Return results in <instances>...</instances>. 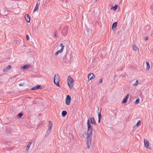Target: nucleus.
I'll return each mask as SVG.
<instances>
[{
    "label": "nucleus",
    "mask_w": 153,
    "mask_h": 153,
    "mask_svg": "<svg viewBox=\"0 0 153 153\" xmlns=\"http://www.w3.org/2000/svg\"><path fill=\"white\" fill-rule=\"evenodd\" d=\"M90 122V120H88L87 123L88 127L87 131L86 133L85 132L82 134V136L84 138L85 137L86 134L87 135V145L88 148H89L90 147V146L91 145V142L93 130V128L91 125Z\"/></svg>",
    "instance_id": "1"
},
{
    "label": "nucleus",
    "mask_w": 153,
    "mask_h": 153,
    "mask_svg": "<svg viewBox=\"0 0 153 153\" xmlns=\"http://www.w3.org/2000/svg\"><path fill=\"white\" fill-rule=\"evenodd\" d=\"M67 82L70 89H71L73 86L74 81L70 76H68L67 79Z\"/></svg>",
    "instance_id": "2"
},
{
    "label": "nucleus",
    "mask_w": 153,
    "mask_h": 153,
    "mask_svg": "<svg viewBox=\"0 0 153 153\" xmlns=\"http://www.w3.org/2000/svg\"><path fill=\"white\" fill-rule=\"evenodd\" d=\"M53 82L57 86L60 87V86L59 84V76L58 74H55Z\"/></svg>",
    "instance_id": "3"
},
{
    "label": "nucleus",
    "mask_w": 153,
    "mask_h": 153,
    "mask_svg": "<svg viewBox=\"0 0 153 153\" xmlns=\"http://www.w3.org/2000/svg\"><path fill=\"white\" fill-rule=\"evenodd\" d=\"M60 46H61V49L58 51H57L55 53V55L56 56H57L59 53H61L63 52V49H64L65 46L62 43H61L60 44Z\"/></svg>",
    "instance_id": "4"
},
{
    "label": "nucleus",
    "mask_w": 153,
    "mask_h": 153,
    "mask_svg": "<svg viewBox=\"0 0 153 153\" xmlns=\"http://www.w3.org/2000/svg\"><path fill=\"white\" fill-rule=\"evenodd\" d=\"M68 28L67 26L65 27L62 31V35L64 36H66L68 33Z\"/></svg>",
    "instance_id": "5"
},
{
    "label": "nucleus",
    "mask_w": 153,
    "mask_h": 153,
    "mask_svg": "<svg viewBox=\"0 0 153 153\" xmlns=\"http://www.w3.org/2000/svg\"><path fill=\"white\" fill-rule=\"evenodd\" d=\"M71 101V97L69 95H67L66 96L65 99V103L66 105H69L70 104Z\"/></svg>",
    "instance_id": "6"
},
{
    "label": "nucleus",
    "mask_w": 153,
    "mask_h": 153,
    "mask_svg": "<svg viewBox=\"0 0 153 153\" xmlns=\"http://www.w3.org/2000/svg\"><path fill=\"white\" fill-rule=\"evenodd\" d=\"M85 35L87 36L90 35L92 33V30H90L89 28H87L85 30Z\"/></svg>",
    "instance_id": "7"
},
{
    "label": "nucleus",
    "mask_w": 153,
    "mask_h": 153,
    "mask_svg": "<svg viewBox=\"0 0 153 153\" xmlns=\"http://www.w3.org/2000/svg\"><path fill=\"white\" fill-rule=\"evenodd\" d=\"M95 76L92 73H90L88 75V77L89 80H91L95 78Z\"/></svg>",
    "instance_id": "8"
},
{
    "label": "nucleus",
    "mask_w": 153,
    "mask_h": 153,
    "mask_svg": "<svg viewBox=\"0 0 153 153\" xmlns=\"http://www.w3.org/2000/svg\"><path fill=\"white\" fill-rule=\"evenodd\" d=\"M42 87L40 85H37L32 88L30 89L31 90H34L37 89H41Z\"/></svg>",
    "instance_id": "9"
},
{
    "label": "nucleus",
    "mask_w": 153,
    "mask_h": 153,
    "mask_svg": "<svg viewBox=\"0 0 153 153\" xmlns=\"http://www.w3.org/2000/svg\"><path fill=\"white\" fill-rule=\"evenodd\" d=\"M63 59L65 61V62L67 63H69L71 60V58L69 56H67L66 55Z\"/></svg>",
    "instance_id": "10"
},
{
    "label": "nucleus",
    "mask_w": 153,
    "mask_h": 153,
    "mask_svg": "<svg viewBox=\"0 0 153 153\" xmlns=\"http://www.w3.org/2000/svg\"><path fill=\"white\" fill-rule=\"evenodd\" d=\"M144 142L145 146L147 149H151V148H149V141L145 139L144 140Z\"/></svg>",
    "instance_id": "11"
},
{
    "label": "nucleus",
    "mask_w": 153,
    "mask_h": 153,
    "mask_svg": "<svg viewBox=\"0 0 153 153\" xmlns=\"http://www.w3.org/2000/svg\"><path fill=\"white\" fill-rule=\"evenodd\" d=\"M25 18L27 23H29L30 22V17L28 14H26L25 16Z\"/></svg>",
    "instance_id": "12"
},
{
    "label": "nucleus",
    "mask_w": 153,
    "mask_h": 153,
    "mask_svg": "<svg viewBox=\"0 0 153 153\" xmlns=\"http://www.w3.org/2000/svg\"><path fill=\"white\" fill-rule=\"evenodd\" d=\"M40 1L39 0H38L37 1V2L36 4V7L34 9V10L33 11V12H34L35 11H36V10H37L38 9V7H39V5L40 4Z\"/></svg>",
    "instance_id": "13"
},
{
    "label": "nucleus",
    "mask_w": 153,
    "mask_h": 153,
    "mask_svg": "<svg viewBox=\"0 0 153 153\" xmlns=\"http://www.w3.org/2000/svg\"><path fill=\"white\" fill-rule=\"evenodd\" d=\"M117 22H114L113 23L112 26V29L113 31H114V29L116 28L117 25Z\"/></svg>",
    "instance_id": "14"
},
{
    "label": "nucleus",
    "mask_w": 153,
    "mask_h": 153,
    "mask_svg": "<svg viewBox=\"0 0 153 153\" xmlns=\"http://www.w3.org/2000/svg\"><path fill=\"white\" fill-rule=\"evenodd\" d=\"M90 118L91 120V123L95 125L96 124V121H95V120H94V118L93 117H90Z\"/></svg>",
    "instance_id": "15"
},
{
    "label": "nucleus",
    "mask_w": 153,
    "mask_h": 153,
    "mask_svg": "<svg viewBox=\"0 0 153 153\" xmlns=\"http://www.w3.org/2000/svg\"><path fill=\"white\" fill-rule=\"evenodd\" d=\"M52 126V123L51 121H49V126L48 130L51 131Z\"/></svg>",
    "instance_id": "16"
},
{
    "label": "nucleus",
    "mask_w": 153,
    "mask_h": 153,
    "mask_svg": "<svg viewBox=\"0 0 153 153\" xmlns=\"http://www.w3.org/2000/svg\"><path fill=\"white\" fill-rule=\"evenodd\" d=\"M99 108H98V112L97 113H98V118L101 119V118H102V115L101 114V111L102 110V108H100V112H99Z\"/></svg>",
    "instance_id": "17"
},
{
    "label": "nucleus",
    "mask_w": 153,
    "mask_h": 153,
    "mask_svg": "<svg viewBox=\"0 0 153 153\" xmlns=\"http://www.w3.org/2000/svg\"><path fill=\"white\" fill-rule=\"evenodd\" d=\"M67 112L65 110H63L62 113V115L63 117H64L67 114Z\"/></svg>",
    "instance_id": "18"
},
{
    "label": "nucleus",
    "mask_w": 153,
    "mask_h": 153,
    "mask_svg": "<svg viewBox=\"0 0 153 153\" xmlns=\"http://www.w3.org/2000/svg\"><path fill=\"white\" fill-rule=\"evenodd\" d=\"M117 7H118V5L117 4H115V5L114 6L111 7V9L113 10L114 11H116L117 9Z\"/></svg>",
    "instance_id": "19"
},
{
    "label": "nucleus",
    "mask_w": 153,
    "mask_h": 153,
    "mask_svg": "<svg viewBox=\"0 0 153 153\" xmlns=\"http://www.w3.org/2000/svg\"><path fill=\"white\" fill-rule=\"evenodd\" d=\"M33 143V141H31V142H30L27 145L26 148V150L27 151H28L30 146H31V145Z\"/></svg>",
    "instance_id": "20"
},
{
    "label": "nucleus",
    "mask_w": 153,
    "mask_h": 153,
    "mask_svg": "<svg viewBox=\"0 0 153 153\" xmlns=\"http://www.w3.org/2000/svg\"><path fill=\"white\" fill-rule=\"evenodd\" d=\"M29 67V65H25L22 67L21 68L23 70H25V69H27Z\"/></svg>",
    "instance_id": "21"
},
{
    "label": "nucleus",
    "mask_w": 153,
    "mask_h": 153,
    "mask_svg": "<svg viewBox=\"0 0 153 153\" xmlns=\"http://www.w3.org/2000/svg\"><path fill=\"white\" fill-rule=\"evenodd\" d=\"M146 70L147 71H148L150 68V65L149 63V62H146Z\"/></svg>",
    "instance_id": "22"
},
{
    "label": "nucleus",
    "mask_w": 153,
    "mask_h": 153,
    "mask_svg": "<svg viewBox=\"0 0 153 153\" xmlns=\"http://www.w3.org/2000/svg\"><path fill=\"white\" fill-rule=\"evenodd\" d=\"M133 49L134 51H139L138 48L135 45H134L133 46Z\"/></svg>",
    "instance_id": "23"
},
{
    "label": "nucleus",
    "mask_w": 153,
    "mask_h": 153,
    "mask_svg": "<svg viewBox=\"0 0 153 153\" xmlns=\"http://www.w3.org/2000/svg\"><path fill=\"white\" fill-rule=\"evenodd\" d=\"M23 115V114L22 113H19L17 115V117L18 118H20Z\"/></svg>",
    "instance_id": "24"
},
{
    "label": "nucleus",
    "mask_w": 153,
    "mask_h": 153,
    "mask_svg": "<svg viewBox=\"0 0 153 153\" xmlns=\"http://www.w3.org/2000/svg\"><path fill=\"white\" fill-rule=\"evenodd\" d=\"M140 102V99L139 98L136 100V101L134 102V104L135 105H137Z\"/></svg>",
    "instance_id": "25"
},
{
    "label": "nucleus",
    "mask_w": 153,
    "mask_h": 153,
    "mask_svg": "<svg viewBox=\"0 0 153 153\" xmlns=\"http://www.w3.org/2000/svg\"><path fill=\"white\" fill-rule=\"evenodd\" d=\"M141 123V121L140 120H139L136 125V126H139Z\"/></svg>",
    "instance_id": "26"
},
{
    "label": "nucleus",
    "mask_w": 153,
    "mask_h": 153,
    "mask_svg": "<svg viewBox=\"0 0 153 153\" xmlns=\"http://www.w3.org/2000/svg\"><path fill=\"white\" fill-rule=\"evenodd\" d=\"M138 83V81L137 80L135 82L133 85V86H136L137 85Z\"/></svg>",
    "instance_id": "27"
},
{
    "label": "nucleus",
    "mask_w": 153,
    "mask_h": 153,
    "mask_svg": "<svg viewBox=\"0 0 153 153\" xmlns=\"http://www.w3.org/2000/svg\"><path fill=\"white\" fill-rule=\"evenodd\" d=\"M28 54L29 55H33L34 54V53L33 51H30L28 52Z\"/></svg>",
    "instance_id": "28"
},
{
    "label": "nucleus",
    "mask_w": 153,
    "mask_h": 153,
    "mask_svg": "<svg viewBox=\"0 0 153 153\" xmlns=\"http://www.w3.org/2000/svg\"><path fill=\"white\" fill-rule=\"evenodd\" d=\"M9 69H8V68L7 67L6 68H5L3 69V71L4 72H7L8 71Z\"/></svg>",
    "instance_id": "29"
},
{
    "label": "nucleus",
    "mask_w": 153,
    "mask_h": 153,
    "mask_svg": "<svg viewBox=\"0 0 153 153\" xmlns=\"http://www.w3.org/2000/svg\"><path fill=\"white\" fill-rule=\"evenodd\" d=\"M129 94H128L127 95H126V97H125V99H126V100H127L128 99V98L129 97Z\"/></svg>",
    "instance_id": "30"
},
{
    "label": "nucleus",
    "mask_w": 153,
    "mask_h": 153,
    "mask_svg": "<svg viewBox=\"0 0 153 153\" xmlns=\"http://www.w3.org/2000/svg\"><path fill=\"white\" fill-rule=\"evenodd\" d=\"M127 102V100H126V99H125V98H124V99H123V101H122V103H123L124 104V103H126Z\"/></svg>",
    "instance_id": "31"
},
{
    "label": "nucleus",
    "mask_w": 153,
    "mask_h": 153,
    "mask_svg": "<svg viewBox=\"0 0 153 153\" xmlns=\"http://www.w3.org/2000/svg\"><path fill=\"white\" fill-rule=\"evenodd\" d=\"M26 39L28 41L29 40V36L28 35H26Z\"/></svg>",
    "instance_id": "32"
},
{
    "label": "nucleus",
    "mask_w": 153,
    "mask_h": 153,
    "mask_svg": "<svg viewBox=\"0 0 153 153\" xmlns=\"http://www.w3.org/2000/svg\"><path fill=\"white\" fill-rule=\"evenodd\" d=\"M6 132L7 133V134H10V131L8 130H6Z\"/></svg>",
    "instance_id": "33"
},
{
    "label": "nucleus",
    "mask_w": 153,
    "mask_h": 153,
    "mask_svg": "<svg viewBox=\"0 0 153 153\" xmlns=\"http://www.w3.org/2000/svg\"><path fill=\"white\" fill-rule=\"evenodd\" d=\"M7 67L8 68V69L9 70V69H10L11 68L12 66L10 65H8V66Z\"/></svg>",
    "instance_id": "34"
},
{
    "label": "nucleus",
    "mask_w": 153,
    "mask_h": 153,
    "mask_svg": "<svg viewBox=\"0 0 153 153\" xmlns=\"http://www.w3.org/2000/svg\"><path fill=\"white\" fill-rule=\"evenodd\" d=\"M51 132V131H49V130H47V132H46V135L47 134L48 135L49 133H50V132Z\"/></svg>",
    "instance_id": "35"
},
{
    "label": "nucleus",
    "mask_w": 153,
    "mask_h": 153,
    "mask_svg": "<svg viewBox=\"0 0 153 153\" xmlns=\"http://www.w3.org/2000/svg\"><path fill=\"white\" fill-rule=\"evenodd\" d=\"M102 82V79H100V80H99V82L100 83H101Z\"/></svg>",
    "instance_id": "36"
},
{
    "label": "nucleus",
    "mask_w": 153,
    "mask_h": 153,
    "mask_svg": "<svg viewBox=\"0 0 153 153\" xmlns=\"http://www.w3.org/2000/svg\"><path fill=\"white\" fill-rule=\"evenodd\" d=\"M144 39L145 40H147L148 39V38L147 37H144Z\"/></svg>",
    "instance_id": "37"
},
{
    "label": "nucleus",
    "mask_w": 153,
    "mask_h": 153,
    "mask_svg": "<svg viewBox=\"0 0 153 153\" xmlns=\"http://www.w3.org/2000/svg\"><path fill=\"white\" fill-rule=\"evenodd\" d=\"M56 33H57V32L56 31H55V34H54V36L56 38Z\"/></svg>",
    "instance_id": "38"
},
{
    "label": "nucleus",
    "mask_w": 153,
    "mask_h": 153,
    "mask_svg": "<svg viewBox=\"0 0 153 153\" xmlns=\"http://www.w3.org/2000/svg\"><path fill=\"white\" fill-rule=\"evenodd\" d=\"M100 120L101 119L98 118V123H100Z\"/></svg>",
    "instance_id": "39"
},
{
    "label": "nucleus",
    "mask_w": 153,
    "mask_h": 153,
    "mask_svg": "<svg viewBox=\"0 0 153 153\" xmlns=\"http://www.w3.org/2000/svg\"><path fill=\"white\" fill-rule=\"evenodd\" d=\"M150 8L151 9H153V5H152L150 7Z\"/></svg>",
    "instance_id": "40"
},
{
    "label": "nucleus",
    "mask_w": 153,
    "mask_h": 153,
    "mask_svg": "<svg viewBox=\"0 0 153 153\" xmlns=\"http://www.w3.org/2000/svg\"><path fill=\"white\" fill-rule=\"evenodd\" d=\"M23 85V84L22 83H20L19 84V86H22Z\"/></svg>",
    "instance_id": "41"
},
{
    "label": "nucleus",
    "mask_w": 153,
    "mask_h": 153,
    "mask_svg": "<svg viewBox=\"0 0 153 153\" xmlns=\"http://www.w3.org/2000/svg\"><path fill=\"white\" fill-rule=\"evenodd\" d=\"M97 0H96V1H97Z\"/></svg>",
    "instance_id": "42"
}]
</instances>
